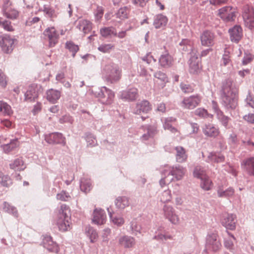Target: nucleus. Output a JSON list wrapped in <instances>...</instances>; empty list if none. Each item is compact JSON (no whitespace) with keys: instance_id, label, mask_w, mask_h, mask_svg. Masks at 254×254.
<instances>
[{"instance_id":"obj_1","label":"nucleus","mask_w":254,"mask_h":254,"mask_svg":"<svg viewBox=\"0 0 254 254\" xmlns=\"http://www.w3.org/2000/svg\"><path fill=\"white\" fill-rule=\"evenodd\" d=\"M223 100L227 108L235 109L237 106L238 89L231 79L227 80L222 88Z\"/></svg>"},{"instance_id":"obj_2","label":"nucleus","mask_w":254,"mask_h":254,"mask_svg":"<svg viewBox=\"0 0 254 254\" xmlns=\"http://www.w3.org/2000/svg\"><path fill=\"white\" fill-rule=\"evenodd\" d=\"M57 225L60 231L66 232L71 228L70 209L66 205H62L59 211Z\"/></svg>"},{"instance_id":"obj_3","label":"nucleus","mask_w":254,"mask_h":254,"mask_svg":"<svg viewBox=\"0 0 254 254\" xmlns=\"http://www.w3.org/2000/svg\"><path fill=\"white\" fill-rule=\"evenodd\" d=\"M2 12L5 17L12 20L16 19L19 15V12L11 0H3Z\"/></svg>"},{"instance_id":"obj_4","label":"nucleus","mask_w":254,"mask_h":254,"mask_svg":"<svg viewBox=\"0 0 254 254\" xmlns=\"http://www.w3.org/2000/svg\"><path fill=\"white\" fill-rule=\"evenodd\" d=\"M243 17L245 26L254 31V9L252 6L246 5L243 7Z\"/></svg>"},{"instance_id":"obj_5","label":"nucleus","mask_w":254,"mask_h":254,"mask_svg":"<svg viewBox=\"0 0 254 254\" xmlns=\"http://www.w3.org/2000/svg\"><path fill=\"white\" fill-rule=\"evenodd\" d=\"M237 13L236 8L226 6L219 9L218 15L224 21L227 22L234 20Z\"/></svg>"},{"instance_id":"obj_6","label":"nucleus","mask_w":254,"mask_h":254,"mask_svg":"<svg viewBox=\"0 0 254 254\" xmlns=\"http://www.w3.org/2000/svg\"><path fill=\"white\" fill-rule=\"evenodd\" d=\"M201 97L198 95H194L185 98L181 103V106L184 109H193L198 106L201 102Z\"/></svg>"},{"instance_id":"obj_7","label":"nucleus","mask_w":254,"mask_h":254,"mask_svg":"<svg viewBox=\"0 0 254 254\" xmlns=\"http://www.w3.org/2000/svg\"><path fill=\"white\" fill-rule=\"evenodd\" d=\"M185 171V169L181 166L172 167V168L167 167L162 171V174L164 176L168 175L170 177L173 178V180L178 181L183 178Z\"/></svg>"},{"instance_id":"obj_8","label":"nucleus","mask_w":254,"mask_h":254,"mask_svg":"<svg viewBox=\"0 0 254 254\" xmlns=\"http://www.w3.org/2000/svg\"><path fill=\"white\" fill-rule=\"evenodd\" d=\"M190 54V71L193 74L198 73L201 69L200 60L198 57V54L196 51H192Z\"/></svg>"},{"instance_id":"obj_9","label":"nucleus","mask_w":254,"mask_h":254,"mask_svg":"<svg viewBox=\"0 0 254 254\" xmlns=\"http://www.w3.org/2000/svg\"><path fill=\"white\" fill-rule=\"evenodd\" d=\"M103 70L105 73L108 75V78L112 82L118 81L121 78V71L117 66L108 65L105 67Z\"/></svg>"},{"instance_id":"obj_10","label":"nucleus","mask_w":254,"mask_h":254,"mask_svg":"<svg viewBox=\"0 0 254 254\" xmlns=\"http://www.w3.org/2000/svg\"><path fill=\"white\" fill-rule=\"evenodd\" d=\"M215 38L214 33L209 30L204 31L200 36L201 45L207 47H213L215 44Z\"/></svg>"},{"instance_id":"obj_11","label":"nucleus","mask_w":254,"mask_h":254,"mask_svg":"<svg viewBox=\"0 0 254 254\" xmlns=\"http://www.w3.org/2000/svg\"><path fill=\"white\" fill-rule=\"evenodd\" d=\"M163 212L165 217L173 224H178L180 219L176 213L174 209L170 205H165L163 208Z\"/></svg>"},{"instance_id":"obj_12","label":"nucleus","mask_w":254,"mask_h":254,"mask_svg":"<svg viewBox=\"0 0 254 254\" xmlns=\"http://www.w3.org/2000/svg\"><path fill=\"white\" fill-rule=\"evenodd\" d=\"M202 157L206 162L211 163H221L224 162L225 160V157L222 154L214 152L202 153Z\"/></svg>"},{"instance_id":"obj_13","label":"nucleus","mask_w":254,"mask_h":254,"mask_svg":"<svg viewBox=\"0 0 254 254\" xmlns=\"http://www.w3.org/2000/svg\"><path fill=\"white\" fill-rule=\"evenodd\" d=\"M45 140L50 144L58 143L64 145L66 144L65 137L60 133H52L46 135Z\"/></svg>"},{"instance_id":"obj_14","label":"nucleus","mask_w":254,"mask_h":254,"mask_svg":"<svg viewBox=\"0 0 254 254\" xmlns=\"http://www.w3.org/2000/svg\"><path fill=\"white\" fill-rule=\"evenodd\" d=\"M44 34L49 39L50 47H54L58 43L59 35L54 27L46 29Z\"/></svg>"},{"instance_id":"obj_15","label":"nucleus","mask_w":254,"mask_h":254,"mask_svg":"<svg viewBox=\"0 0 254 254\" xmlns=\"http://www.w3.org/2000/svg\"><path fill=\"white\" fill-rule=\"evenodd\" d=\"M14 42L13 39L9 36H5L0 41V46L4 53H9L13 50Z\"/></svg>"},{"instance_id":"obj_16","label":"nucleus","mask_w":254,"mask_h":254,"mask_svg":"<svg viewBox=\"0 0 254 254\" xmlns=\"http://www.w3.org/2000/svg\"><path fill=\"white\" fill-rule=\"evenodd\" d=\"M221 223L227 229L234 230L236 228V216L232 214H227L224 215Z\"/></svg>"},{"instance_id":"obj_17","label":"nucleus","mask_w":254,"mask_h":254,"mask_svg":"<svg viewBox=\"0 0 254 254\" xmlns=\"http://www.w3.org/2000/svg\"><path fill=\"white\" fill-rule=\"evenodd\" d=\"M101 92L102 95L100 97V101L105 104H111L115 97L114 92L105 87H103Z\"/></svg>"},{"instance_id":"obj_18","label":"nucleus","mask_w":254,"mask_h":254,"mask_svg":"<svg viewBox=\"0 0 254 254\" xmlns=\"http://www.w3.org/2000/svg\"><path fill=\"white\" fill-rule=\"evenodd\" d=\"M151 110L152 106L150 103L147 100H143L136 104L134 112L136 114H145L148 113Z\"/></svg>"},{"instance_id":"obj_19","label":"nucleus","mask_w":254,"mask_h":254,"mask_svg":"<svg viewBox=\"0 0 254 254\" xmlns=\"http://www.w3.org/2000/svg\"><path fill=\"white\" fill-rule=\"evenodd\" d=\"M106 221V215L101 209H96L93 212L92 222L97 225H102Z\"/></svg>"},{"instance_id":"obj_20","label":"nucleus","mask_w":254,"mask_h":254,"mask_svg":"<svg viewBox=\"0 0 254 254\" xmlns=\"http://www.w3.org/2000/svg\"><path fill=\"white\" fill-rule=\"evenodd\" d=\"M38 96V87L36 84L30 86L25 94V99L27 101H34Z\"/></svg>"},{"instance_id":"obj_21","label":"nucleus","mask_w":254,"mask_h":254,"mask_svg":"<svg viewBox=\"0 0 254 254\" xmlns=\"http://www.w3.org/2000/svg\"><path fill=\"white\" fill-rule=\"evenodd\" d=\"M229 32L231 41L233 42L238 43L242 37V29L240 26L235 25L232 28L229 29Z\"/></svg>"},{"instance_id":"obj_22","label":"nucleus","mask_w":254,"mask_h":254,"mask_svg":"<svg viewBox=\"0 0 254 254\" xmlns=\"http://www.w3.org/2000/svg\"><path fill=\"white\" fill-rule=\"evenodd\" d=\"M138 96V90L136 88H130L127 91H123L120 95V98L122 99L127 101H134Z\"/></svg>"},{"instance_id":"obj_23","label":"nucleus","mask_w":254,"mask_h":254,"mask_svg":"<svg viewBox=\"0 0 254 254\" xmlns=\"http://www.w3.org/2000/svg\"><path fill=\"white\" fill-rule=\"evenodd\" d=\"M44 247L48 251L58 253L59 251V247L58 245L54 243L51 236H46L43 239Z\"/></svg>"},{"instance_id":"obj_24","label":"nucleus","mask_w":254,"mask_h":254,"mask_svg":"<svg viewBox=\"0 0 254 254\" xmlns=\"http://www.w3.org/2000/svg\"><path fill=\"white\" fill-rule=\"evenodd\" d=\"M173 57L169 54L168 51H166L161 55L159 63L162 67H169L173 64Z\"/></svg>"},{"instance_id":"obj_25","label":"nucleus","mask_w":254,"mask_h":254,"mask_svg":"<svg viewBox=\"0 0 254 254\" xmlns=\"http://www.w3.org/2000/svg\"><path fill=\"white\" fill-rule=\"evenodd\" d=\"M202 130L203 133L208 137H215L220 133L219 128L211 124L205 125Z\"/></svg>"},{"instance_id":"obj_26","label":"nucleus","mask_w":254,"mask_h":254,"mask_svg":"<svg viewBox=\"0 0 254 254\" xmlns=\"http://www.w3.org/2000/svg\"><path fill=\"white\" fill-rule=\"evenodd\" d=\"M154 76L155 83L162 88L164 87L166 83L169 82L168 77L166 73L160 71L155 72Z\"/></svg>"},{"instance_id":"obj_27","label":"nucleus","mask_w":254,"mask_h":254,"mask_svg":"<svg viewBox=\"0 0 254 254\" xmlns=\"http://www.w3.org/2000/svg\"><path fill=\"white\" fill-rule=\"evenodd\" d=\"M206 246L207 248L212 249L213 251H218L221 247L220 242L217 240L215 235L209 236L207 238Z\"/></svg>"},{"instance_id":"obj_28","label":"nucleus","mask_w":254,"mask_h":254,"mask_svg":"<svg viewBox=\"0 0 254 254\" xmlns=\"http://www.w3.org/2000/svg\"><path fill=\"white\" fill-rule=\"evenodd\" d=\"M20 143L17 139L11 140L8 143L1 145V148L5 153L8 154L14 151L19 146Z\"/></svg>"},{"instance_id":"obj_29","label":"nucleus","mask_w":254,"mask_h":254,"mask_svg":"<svg viewBox=\"0 0 254 254\" xmlns=\"http://www.w3.org/2000/svg\"><path fill=\"white\" fill-rule=\"evenodd\" d=\"M217 195L219 197H231L235 194V190L232 187H229L224 190L222 186H219L217 190Z\"/></svg>"},{"instance_id":"obj_30","label":"nucleus","mask_w":254,"mask_h":254,"mask_svg":"<svg viewBox=\"0 0 254 254\" xmlns=\"http://www.w3.org/2000/svg\"><path fill=\"white\" fill-rule=\"evenodd\" d=\"M175 150H176V161L179 163L186 162L188 158V155L185 149L181 146H177L175 148Z\"/></svg>"},{"instance_id":"obj_31","label":"nucleus","mask_w":254,"mask_h":254,"mask_svg":"<svg viewBox=\"0 0 254 254\" xmlns=\"http://www.w3.org/2000/svg\"><path fill=\"white\" fill-rule=\"evenodd\" d=\"M78 29L82 31L85 34L89 33L92 28V23L86 19L79 20L77 25Z\"/></svg>"},{"instance_id":"obj_32","label":"nucleus","mask_w":254,"mask_h":254,"mask_svg":"<svg viewBox=\"0 0 254 254\" xmlns=\"http://www.w3.org/2000/svg\"><path fill=\"white\" fill-rule=\"evenodd\" d=\"M244 168L250 175L254 177V158H249L244 161Z\"/></svg>"},{"instance_id":"obj_33","label":"nucleus","mask_w":254,"mask_h":254,"mask_svg":"<svg viewBox=\"0 0 254 254\" xmlns=\"http://www.w3.org/2000/svg\"><path fill=\"white\" fill-rule=\"evenodd\" d=\"M61 97V92L54 90L50 89L47 92V99L52 103H55Z\"/></svg>"},{"instance_id":"obj_34","label":"nucleus","mask_w":254,"mask_h":254,"mask_svg":"<svg viewBox=\"0 0 254 254\" xmlns=\"http://www.w3.org/2000/svg\"><path fill=\"white\" fill-rule=\"evenodd\" d=\"M10 168L15 171H20L23 170L26 166L21 158H17L9 165Z\"/></svg>"},{"instance_id":"obj_35","label":"nucleus","mask_w":254,"mask_h":254,"mask_svg":"<svg viewBox=\"0 0 254 254\" xmlns=\"http://www.w3.org/2000/svg\"><path fill=\"white\" fill-rule=\"evenodd\" d=\"M119 243L121 246L125 248H130L135 244V241L132 237L124 236L120 239Z\"/></svg>"},{"instance_id":"obj_36","label":"nucleus","mask_w":254,"mask_h":254,"mask_svg":"<svg viewBox=\"0 0 254 254\" xmlns=\"http://www.w3.org/2000/svg\"><path fill=\"white\" fill-rule=\"evenodd\" d=\"M0 113L4 116H10L13 114V111L10 105L5 102L0 101Z\"/></svg>"},{"instance_id":"obj_37","label":"nucleus","mask_w":254,"mask_h":254,"mask_svg":"<svg viewBox=\"0 0 254 254\" xmlns=\"http://www.w3.org/2000/svg\"><path fill=\"white\" fill-rule=\"evenodd\" d=\"M168 22L166 16L160 14L157 16L154 22V25L156 28H159L162 26H165Z\"/></svg>"},{"instance_id":"obj_38","label":"nucleus","mask_w":254,"mask_h":254,"mask_svg":"<svg viewBox=\"0 0 254 254\" xmlns=\"http://www.w3.org/2000/svg\"><path fill=\"white\" fill-rule=\"evenodd\" d=\"M193 174L194 177L200 180L208 176L206 170L201 166L195 167Z\"/></svg>"},{"instance_id":"obj_39","label":"nucleus","mask_w":254,"mask_h":254,"mask_svg":"<svg viewBox=\"0 0 254 254\" xmlns=\"http://www.w3.org/2000/svg\"><path fill=\"white\" fill-rule=\"evenodd\" d=\"M200 187L204 190H209L213 187V184L208 176L200 180Z\"/></svg>"},{"instance_id":"obj_40","label":"nucleus","mask_w":254,"mask_h":254,"mask_svg":"<svg viewBox=\"0 0 254 254\" xmlns=\"http://www.w3.org/2000/svg\"><path fill=\"white\" fill-rule=\"evenodd\" d=\"M87 236L89 237L91 243H95L97 241L98 236L96 231L91 227L87 228L86 230Z\"/></svg>"},{"instance_id":"obj_41","label":"nucleus","mask_w":254,"mask_h":254,"mask_svg":"<svg viewBox=\"0 0 254 254\" xmlns=\"http://www.w3.org/2000/svg\"><path fill=\"white\" fill-rule=\"evenodd\" d=\"M101 35L107 37L112 35L116 36L117 33L113 27H104L100 29Z\"/></svg>"},{"instance_id":"obj_42","label":"nucleus","mask_w":254,"mask_h":254,"mask_svg":"<svg viewBox=\"0 0 254 254\" xmlns=\"http://www.w3.org/2000/svg\"><path fill=\"white\" fill-rule=\"evenodd\" d=\"M129 9L127 7H121L116 13L117 17L121 19H127L128 17Z\"/></svg>"},{"instance_id":"obj_43","label":"nucleus","mask_w":254,"mask_h":254,"mask_svg":"<svg viewBox=\"0 0 254 254\" xmlns=\"http://www.w3.org/2000/svg\"><path fill=\"white\" fill-rule=\"evenodd\" d=\"M128 199L126 197H119L116 199V205L117 207L124 209L128 205Z\"/></svg>"},{"instance_id":"obj_44","label":"nucleus","mask_w":254,"mask_h":254,"mask_svg":"<svg viewBox=\"0 0 254 254\" xmlns=\"http://www.w3.org/2000/svg\"><path fill=\"white\" fill-rule=\"evenodd\" d=\"M0 26L7 31L12 32L14 31L11 22L7 20L3 19L2 17H0Z\"/></svg>"},{"instance_id":"obj_45","label":"nucleus","mask_w":254,"mask_h":254,"mask_svg":"<svg viewBox=\"0 0 254 254\" xmlns=\"http://www.w3.org/2000/svg\"><path fill=\"white\" fill-rule=\"evenodd\" d=\"M91 189V184L89 180L83 179L81 182L80 189L82 191L87 193Z\"/></svg>"},{"instance_id":"obj_46","label":"nucleus","mask_w":254,"mask_h":254,"mask_svg":"<svg viewBox=\"0 0 254 254\" xmlns=\"http://www.w3.org/2000/svg\"><path fill=\"white\" fill-rule=\"evenodd\" d=\"M0 183L4 187H8L12 184L11 180L8 175H5L0 172Z\"/></svg>"},{"instance_id":"obj_47","label":"nucleus","mask_w":254,"mask_h":254,"mask_svg":"<svg viewBox=\"0 0 254 254\" xmlns=\"http://www.w3.org/2000/svg\"><path fill=\"white\" fill-rule=\"evenodd\" d=\"M65 47L70 52L72 53V56L74 57L75 54L79 50V47L78 45L74 44L71 41H67L65 44Z\"/></svg>"},{"instance_id":"obj_48","label":"nucleus","mask_w":254,"mask_h":254,"mask_svg":"<svg viewBox=\"0 0 254 254\" xmlns=\"http://www.w3.org/2000/svg\"><path fill=\"white\" fill-rule=\"evenodd\" d=\"M108 211L110 215V218L112 220V222L115 225H117L118 226H120L122 225L124 222V219L123 218L121 217H114L113 215L111 214V212L109 210V208H108Z\"/></svg>"},{"instance_id":"obj_49","label":"nucleus","mask_w":254,"mask_h":254,"mask_svg":"<svg viewBox=\"0 0 254 254\" xmlns=\"http://www.w3.org/2000/svg\"><path fill=\"white\" fill-rule=\"evenodd\" d=\"M217 117L222 125L225 127H227L230 120V118L225 116L222 111H219L218 112Z\"/></svg>"},{"instance_id":"obj_50","label":"nucleus","mask_w":254,"mask_h":254,"mask_svg":"<svg viewBox=\"0 0 254 254\" xmlns=\"http://www.w3.org/2000/svg\"><path fill=\"white\" fill-rule=\"evenodd\" d=\"M43 11L52 20L57 17V14L55 10L49 6L44 5L43 7Z\"/></svg>"},{"instance_id":"obj_51","label":"nucleus","mask_w":254,"mask_h":254,"mask_svg":"<svg viewBox=\"0 0 254 254\" xmlns=\"http://www.w3.org/2000/svg\"><path fill=\"white\" fill-rule=\"evenodd\" d=\"M180 46L183 47L182 50L184 51H187L188 47L191 48L193 45V42L189 39H184L179 44Z\"/></svg>"},{"instance_id":"obj_52","label":"nucleus","mask_w":254,"mask_h":254,"mask_svg":"<svg viewBox=\"0 0 254 254\" xmlns=\"http://www.w3.org/2000/svg\"><path fill=\"white\" fill-rule=\"evenodd\" d=\"M114 48V46L111 44H102L100 45L98 49L102 53H109Z\"/></svg>"},{"instance_id":"obj_53","label":"nucleus","mask_w":254,"mask_h":254,"mask_svg":"<svg viewBox=\"0 0 254 254\" xmlns=\"http://www.w3.org/2000/svg\"><path fill=\"white\" fill-rule=\"evenodd\" d=\"M194 114L201 118H207L210 116L206 110L201 108L195 110Z\"/></svg>"},{"instance_id":"obj_54","label":"nucleus","mask_w":254,"mask_h":254,"mask_svg":"<svg viewBox=\"0 0 254 254\" xmlns=\"http://www.w3.org/2000/svg\"><path fill=\"white\" fill-rule=\"evenodd\" d=\"M7 84V77L4 72L0 69V86L5 87Z\"/></svg>"},{"instance_id":"obj_55","label":"nucleus","mask_w":254,"mask_h":254,"mask_svg":"<svg viewBox=\"0 0 254 254\" xmlns=\"http://www.w3.org/2000/svg\"><path fill=\"white\" fill-rule=\"evenodd\" d=\"M176 119L173 117L168 118L165 120L163 127L165 129H170L172 127L171 125V123L175 122Z\"/></svg>"},{"instance_id":"obj_56","label":"nucleus","mask_w":254,"mask_h":254,"mask_svg":"<svg viewBox=\"0 0 254 254\" xmlns=\"http://www.w3.org/2000/svg\"><path fill=\"white\" fill-rule=\"evenodd\" d=\"M181 88L185 93H190L193 91V88L191 85L186 83H182Z\"/></svg>"},{"instance_id":"obj_57","label":"nucleus","mask_w":254,"mask_h":254,"mask_svg":"<svg viewBox=\"0 0 254 254\" xmlns=\"http://www.w3.org/2000/svg\"><path fill=\"white\" fill-rule=\"evenodd\" d=\"M171 198V196L169 190L164 191L160 197L161 200L164 202L169 201Z\"/></svg>"},{"instance_id":"obj_58","label":"nucleus","mask_w":254,"mask_h":254,"mask_svg":"<svg viewBox=\"0 0 254 254\" xmlns=\"http://www.w3.org/2000/svg\"><path fill=\"white\" fill-rule=\"evenodd\" d=\"M173 180V178L170 177L168 175H166L165 176H164V177L163 178L161 179V180L160 181V184L162 187H163L165 185L169 184Z\"/></svg>"},{"instance_id":"obj_59","label":"nucleus","mask_w":254,"mask_h":254,"mask_svg":"<svg viewBox=\"0 0 254 254\" xmlns=\"http://www.w3.org/2000/svg\"><path fill=\"white\" fill-rule=\"evenodd\" d=\"M69 197V194L64 191H62L57 195V199L62 201H67Z\"/></svg>"},{"instance_id":"obj_60","label":"nucleus","mask_w":254,"mask_h":254,"mask_svg":"<svg viewBox=\"0 0 254 254\" xmlns=\"http://www.w3.org/2000/svg\"><path fill=\"white\" fill-rule=\"evenodd\" d=\"M131 228L132 230L135 233H140L141 232V225L136 221H132L131 222Z\"/></svg>"},{"instance_id":"obj_61","label":"nucleus","mask_w":254,"mask_h":254,"mask_svg":"<svg viewBox=\"0 0 254 254\" xmlns=\"http://www.w3.org/2000/svg\"><path fill=\"white\" fill-rule=\"evenodd\" d=\"M155 239L158 240L166 241L168 239L171 240L172 236L169 234H159L155 236Z\"/></svg>"},{"instance_id":"obj_62","label":"nucleus","mask_w":254,"mask_h":254,"mask_svg":"<svg viewBox=\"0 0 254 254\" xmlns=\"http://www.w3.org/2000/svg\"><path fill=\"white\" fill-rule=\"evenodd\" d=\"M222 64L224 65V66H226L229 64L231 65L230 57L229 55V54H227L225 53L222 57Z\"/></svg>"},{"instance_id":"obj_63","label":"nucleus","mask_w":254,"mask_h":254,"mask_svg":"<svg viewBox=\"0 0 254 254\" xmlns=\"http://www.w3.org/2000/svg\"><path fill=\"white\" fill-rule=\"evenodd\" d=\"M243 119L248 123L254 124V112L244 116Z\"/></svg>"},{"instance_id":"obj_64","label":"nucleus","mask_w":254,"mask_h":254,"mask_svg":"<svg viewBox=\"0 0 254 254\" xmlns=\"http://www.w3.org/2000/svg\"><path fill=\"white\" fill-rule=\"evenodd\" d=\"M246 100L247 104L254 109V97L252 95L249 94Z\"/></svg>"}]
</instances>
